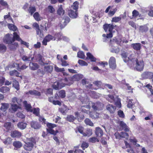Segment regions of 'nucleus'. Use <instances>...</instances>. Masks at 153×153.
Here are the masks:
<instances>
[{
	"label": "nucleus",
	"mask_w": 153,
	"mask_h": 153,
	"mask_svg": "<svg viewBox=\"0 0 153 153\" xmlns=\"http://www.w3.org/2000/svg\"><path fill=\"white\" fill-rule=\"evenodd\" d=\"M12 139L10 137H7L6 138L4 141H3V143L5 144L8 145L11 143Z\"/></svg>",
	"instance_id": "nucleus-55"
},
{
	"label": "nucleus",
	"mask_w": 153,
	"mask_h": 153,
	"mask_svg": "<svg viewBox=\"0 0 153 153\" xmlns=\"http://www.w3.org/2000/svg\"><path fill=\"white\" fill-rule=\"evenodd\" d=\"M64 10L62 8V5H60L57 11V14L60 15H63L64 14Z\"/></svg>",
	"instance_id": "nucleus-47"
},
{
	"label": "nucleus",
	"mask_w": 153,
	"mask_h": 153,
	"mask_svg": "<svg viewBox=\"0 0 153 153\" xmlns=\"http://www.w3.org/2000/svg\"><path fill=\"white\" fill-rule=\"evenodd\" d=\"M30 69L32 70H36L39 68V65L37 63L30 62L29 64Z\"/></svg>",
	"instance_id": "nucleus-27"
},
{
	"label": "nucleus",
	"mask_w": 153,
	"mask_h": 153,
	"mask_svg": "<svg viewBox=\"0 0 153 153\" xmlns=\"http://www.w3.org/2000/svg\"><path fill=\"white\" fill-rule=\"evenodd\" d=\"M30 126L32 128L36 129H39L41 127V125L37 122L34 121L31 122Z\"/></svg>",
	"instance_id": "nucleus-24"
},
{
	"label": "nucleus",
	"mask_w": 153,
	"mask_h": 153,
	"mask_svg": "<svg viewBox=\"0 0 153 153\" xmlns=\"http://www.w3.org/2000/svg\"><path fill=\"white\" fill-rule=\"evenodd\" d=\"M53 68V67L52 65H47L45 66L44 68V70L45 71L50 72L52 71Z\"/></svg>",
	"instance_id": "nucleus-38"
},
{
	"label": "nucleus",
	"mask_w": 153,
	"mask_h": 153,
	"mask_svg": "<svg viewBox=\"0 0 153 153\" xmlns=\"http://www.w3.org/2000/svg\"><path fill=\"white\" fill-rule=\"evenodd\" d=\"M111 6H109L106 8V9L105 11V13H108V15L109 16H113L117 10V8L116 7H115L113 9H112L111 10L109 11L110 9L111 8Z\"/></svg>",
	"instance_id": "nucleus-12"
},
{
	"label": "nucleus",
	"mask_w": 153,
	"mask_h": 153,
	"mask_svg": "<svg viewBox=\"0 0 153 153\" xmlns=\"http://www.w3.org/2000/svg\"><path fill=\"white\" fill-rule=\"evenodd\" d=\"M33 114L36 116H39V108H35L33 109Z\"/></svg>",
	"instance_id": "nucleus-61"
},
{
	"label": "nucleus",
	"mask_w": 153,
	"mask_h": 153,
	"mask_svg": "<svg viewBox=\"0 0 153 153\" xmlns=\"http://www.w3.org/2000/svg\"><path fill=\"white\" fill-rule=\"evenodd\" d=\"M59 111L62 113H64L65 111H67L68 109L66 105H63V107L59 108Z\"/></svg>",
	"instance_id": "nucleus-51"
},
{
	"label": "nucleus",
	"mask_w": 153,
	"mask_h": 153,
	"mask_svg": "<svg viewBox=\"0 0 153 153\" xmlns=\"http://www.w3.org/2000/svg\"><path fill=\"white\" fill-rule=\"evenodd\" d=\"M71 83H68L65 82V79H62L59 82H55L53 85V87L54 89L56 90L65 87V85H70Z\"/></svg>",
	"instance_id": "nucleus-2"
},
{
	"label": "nucleus",
	"mask_w": 153,
	"mask_h": 153,
	"mask_svg": "<svg viewBox=\"0 0 153 153\" xmlns=\"http://www.w3.org/2000/svg\"><path fill=\"white\" fill-rule=\"evenodd\" d=\"M3 40V42L9 45L14 42L13 36L11 34H7L4 37Z\"/></svg>",
	"instance_id": "nucleus-5"
},
{
	"label": "nucleus",
	"mask_w": 153,
	"mask_h": 153,
	"mask_svg": "<svg viewBox=\"0 0 153 153\" xmlns=\"http://www.w3.org/2000/svg\"><path fill=\"white\" fill-rule=\"evenodd\" d=\"M10 74L11 76H16L17 77H20L19 76V73L16 70H14L10 72Z\"/></svg>",
	"instance_id": "nucleus-46"
},
{
	"label": "nucleus",
	"mask_w": 153,
	"mask_h": 153,
	"mask_svg": "<svg viewBox=\"0 0 153 153\" xmlns=\"http://www.w3.org/2000/svg\"><path fill=\"white\" fill-rule=\"evenodd\" d=\"M99 140L97 138L95 137H91L88 140L89 142L92 143L99 142Z\"/></svg>",
	"instance_id": "nucleus-54"
},
{
	"label": "nucleus",
	"mask_w": 153,
	"mask_h": 153,
	"mask_svg": "<svg viewBox=\"0 0 153 153\" xmlns=\"http://www.w3.org/2000/svg\"><path fill=\"white\" fill-rule=\"evenodd\" d=\"M105 97L109 102H114L115 101V99L113 95H108L105 96Z\"/></svg>",
	"instance_id": "nucleus-29"
},
{
	"label": "nucleus",
	"mask_w": 153,
	"mask_h": 153,
	"mask_svg": "<svg viewBox=\"0 0 153 153\" xmlns=\"http://www.w3.org/2000/svg\"><path fill=\"white\" fill-rule=\"evenodd\" d=\"M87 56V59H90L91 61L95 62L96 60V58L90 53H86Z\"/></svg>",
	"instance_id": "nucleus-30"
},
{
	"label": "nucleus",
	"mask_w": 153,
	"mask_h": 153,
	"mask_svg": "<svg viewBox=\"0 0 153 153\" xmlns=\"http://www.w3.org/2000/svg\"><path fill=\"white\" fill-rule=\"evenodd\" d=\"M95 134L97 137H101L103 135V133L102 130L100 128L97 127L95 128Z\"/></svg>",
	"instance_id": "nucleus-17"
},
{
	"label": "nucleus",
	"mask_w": 153,
	"mask_h": 153,
	"mask_svg": "<svg viewBox=\"0 0 153 153\" xmlns=\"http://www.w3.org/2000/svg\"><path fill=\"white\" fill-rule=\"evenodd\" d=\"M70 21V19L68 16H65L62 19L60 24L61 28H63Z\"/></svg>",
	"instance_id": "nucleus-13"
},
{
	"label": "nucleus",
	"mask_w": 153,
	"mask_h": 153,
	"mask_svg": "<svg viewBox=\"0 0 153 153\" xmlns=\"http://www.w3.org/2000/svg\"><path fill=\"white\" fill-rule=\"evenodd\" d=\"M93 114V113L92 112H91L90 114V116L92 118H97L99 117V114L98 113H96Z\"/></svg>",
	"instance_id": "nucleus-53"
},
{
	"label": "nucleus",
	"mask_w": 153,
	"mask_h": 153,
	"mask_svg": "<svg viewBox=\"0 0 153 153\" xmlns=\"http://www.w3.org/2000/svg\"><path fill=\"white\" fill-rule=\"evenodd\" d=\"M119 124L120 126L123 129L126 131H129V129L126 125L124 122L120 121L119 122Z\"/></svg>",
	"instance_id": "nucleus-31"
},
{
	"label": "nucleus",
	"mask_w": 153,
	"mask_h": 153,
	"mask_svg": "<svg viewBox=\"0 0 153 153\" xmlns=\"http://www.w3.org/2000/svg\"><path fill=\"white\" fill-rule=\"evenodd\" d=\"M56 37L50 34H48L45 36L43 40L42 43L43 45H46L48 42H49L51 40H55Z\"/></svg>",
	"instance_id": "nucleus-7"
},
{
	"label": "nucleus",
	"mask_w": 153,
	"mask_h": 153,
	"mask_svg": "<svg viewBox=\"0 0 153 153\" xmlns=\"http://www.w3.org/2000/svg\"><path fill=\"white\" fill-rule=\"evenodd\" d=\"M13 145L15 147L18 148H19L22 146V144L19 141H16L14 142Z\"/></svg>",
	"instance_id": "nucleus-49"
},
{
	"label": "nucleus",
	"mask_w": 153,
	"mask_h": 153,
	"mask_svg": "<svg viewBox=\"0 0 153 153\" xmlns=\"http://www.w3.org/2000/svg\"><path fill=\"white\" fill-rule=\"evenodd\" d=\"M20 108L21 107L19 105L14 104H11L9 110L12 113H14L18 109Z\"/></svg>",
	"instance_id": "nucleus-16"
},
{
	"label": "nucleus",
	"mask_w": 153,
	"mask_h": 153,
	"mask_svg": "<svg viewBox=\"0 0 153 153\" xmlns=\"http://www.w3.org/2000/svg\"><path fill=\"white\" fill-rule=\"evenodd\" d=\"M47 126L48 128L47 129V131L48 133L53 134H56L58 132L57 131H54L52 129L56 126L55 124L48 123L47 124Z\"/></svg>",
	"instance_id": "nucleus-8"
},
{
	"label": "nucleus",
	"mask_w": 153,
	"mask_h": 153,
	"mask_svg": "<svg viewBox=\"0 0 153 153\" xmlns=\"http://www.w3.org/2000/svg\"><path fill=\"white\" fill-rule=\"evenodd\" d=\"M89 145L88 144L85 142H83L82 143L81 145V147L82 148L83 150H84L85 149L87 148Z\"/></svg>",
	"instance_id": "nucleus-64"
},
{
	"label": "nucleus",
	"mask_w": 153,
	"mask_h": 153,
	"mask_svg": "<svg viewBox=\"0 0 153 153\" xmlns=\"http://www.w3.org/2000/svg\"><path fill=\"white\" fill-rule=\"evenodd\" d=\"M131 46L136 50H139L141 48V44L140 43H133L131 45Z\"/></svg>",
	"instance_id": "nucleus-34"
},
{
	"label": "nucleus",
	"mask_w": 153,
	"mask_h": 153,
	"mask_svg": "<svg viewBox=\"0 0 153 153\" xmlns=\"http://www.w3.org/2000/svg\"><path fill=\"white\" fill-rule=\"evenodd\" d=\"M18 47V43L17 42L12 43L8 45V48L11 51H14Z\"/></svg>",
	"instance_id": "nucleus-20"
},
{
	"label": "nucleus",
	"mask_w": 153,
	"mask_h": 153,
	"mask_svg": "<svg viewBox=\"0 0 153 153\" xmlns=\"http://www.w3.org/2000/svg\"><path fill=\"white\" fill-rule=\"evenodd\" d=\"M10 88L6 86H3L0 88V92L3 93H5L9 92Z\"/></svg>",
	"instance_id": "nucleus-44"
},
{
	"label": "nucleus",
	"mask_w": 153,
	"mask_h": 153,
	"mask_svg": "<svg viewBox=\"0 0 153 153\" xmlns=\"http://www.w3.org/2000/svg\"><path fill=\"white\" fill-rule=\"evenodd\" d=\"M78 63L81 66H87L88 64L84 60L79 59L78 61Z\"/></svg>",
	"instance_id": "nucleus-57"
},
{
	"label": "nucleus",
	"mask_w": 153,
	"mask_h": 153,
	"mask_svg": "<svg viewBox=\"0 0 153 153\" xmlns=\"http://www.w3.org/2000/svg\"><path fill=\"white\" fill-rule=\"evenodd\" d=\"M34 57L33 56H32V55H30L28 56H23L22 58V59L24 61L27 62V61H31L33 60Z\"/></svg>",
	"instance_id": "nucleus-25"
},
{
	"label": "nucleus",
	"mask_w": 153,
	"mask_h": 153,
	"mask_svg": "<svg viewBox=\"0 0 153 153\" xmlns=\"http://www.w3.org/2000/svg\"><path fill=\"white\" fill-rule=\"evenodd\" d=\"M77 56L80 59H84L85 57V55L82 51H80L77 53Z\"/></svg>",
	"instance_id": "nucleus-52"
},
{
	"label": "nucleus",
	"mask_w": 153,
	"mask_h": 153,
	"mask_svg": "<svg viewBox=\"0 0 153 153\" xmlns=\"http://www.w3.org/2000/svg\"><path fill=\"white\" fill-rule=\"evenodd\" d=\"M36 143V141L34 138H27V142L24 146V149L27 151H30L33 149Z\"/></svg>",
	"instance_id": "nucleus-1"
},
{
	"label": "nucleus",
	"mask_w": 153,
	"mask_h": 153,
	"mask_svg": "<svg viewBox=\"0 0 153 153\" xmlns=\"http://www.w3.org/2000/svg\"><path fill=\"white\" fill-rule=\"evenodd\" d=\"M108 64L110 68L113 70L115 69L117 67L116 59L114 57H111L109 59Z\"/></svg>",
	"instance_id": "nucleus-10"
},
{
	"label": "nucleus",
	"mask_w": 153,
	"mask_h": 153,
	"mask_svg": "<svg viewBox=\"0 0 153 153\" xmlns=\"http://www.w3.org/2000/svg\"><path fill=\"white\" fill-rule=\"evenodd\" d=\"M93 134L92 131L91 129L87 128L86 130V133H84L83 134V136H88L89 137L92 135Z\"/></svg>",
	"instance_id": "nucleus-37"
},
{
	"label": "nucleus",
	"mask_w": 153,
	"mask_h": 153,
	"mask_svg": "<svg viewBox=\"0 0 153 153\" xmlns=\"http://www.w3.org/2000/svg\"><path fill=\"white\" fill-rule=\"evenodd\" d=\"M27 124L23 122L19 123L17 124L18 127L21 129H24L26 127Z\"/></svg>",
	"instance_id": "nucleus-43"
},
{
	"label": "nucleus",
	"mask_w": 153,
	"mask_h": 153,
	"mask_svg": "<svg viewBox=\"0 0 153 153\" xmlns=\"http://www.w3.org/2000/svg\"><path fill=\"white\" fill-rule=\"evenodd\" d=\"M4 127L8 130L10 129L11 128V123L10 122H7L4 124Z\"/></svg>",
	"instance_id": "nucleus-63"
},
{
	"label": "nucleus",
	"mask_w": 153,
	"mask_h": 153,
	"mask_svg": "<svg viewBox=\"0 0 153 153\" xmlns=\"http://www.w3.org/2000/svg\"><path fill=\"white\" fill-rule=\"evenodd\" d=\"M10 135L13 138L19 137L21 136L22 134L20 132L17 131L15 130L11 131Z\"/></svg>",
	"instance_id": "nucleus-19"
},
{
	"label": "nucleus",
	"mask_w": 153,
	"mask_h": 153,
	"mask_svg": "<svg viewBox=\"0 0 153 153\" xmlns=\"http://www.w3.org/2000/svg\"><path fill=\"white\" fill-rule=\"evenodd\" d=\"M7 27L9 29L13 31H15L18 30L17 28L15 25L13 24H8L7 25Z\"/></svg>",
	"instance_id": "nucleus-35"
},
{
	"label": "nucleus",
	"mask_w": 153,
	"mask_h": 153,
	"mask_svg": "<svg viewBox=\"0 0 153 153\" xmlns=\"http://www.w3.org/2000/svg\"><path fill=\"white\" fill-rule=\"evenodd\" d=\"M85 123L90 126H94L93 123L89 119L86 118L84 121Z\"/></svg>",
	"instance_id": "nucleus-56"
},
{
	"label": "nucleus",
	"mask_w": 153,
	"mask_h": 153,
	"mask_svg": "<svg viewBox=\"0 0 153 153\" xmlns=\"http://www.w3.org/2000/svg\"><path fill=\"white\" fill-rule=\"evenodd\" d=\"M13 39L14 42L15 40L19 41L21 39L19 35L16 32H14L13 33Z\"/></svg>",
	"instance_id": "nucleus-40"
},
{
	"label": "nucleus",
	"mask_w": 153,
	"mask_h": 153,
	"mask_svg": "<svg viewBox=\"0 0 153 153\" xmlns=\"http://www.w3.org/2000/svg\"><path fill=\"white\" fill-rule=\"evenodd\" d=\"M36 11V8L35 7L30 6L28 9V12L30 13L31 15H32L33 13Z\"/></svg>",
	"instance_id": "nucleus-48"
},
{
	"label": "nucleus",
	"mask_w": 153,
	"mask_h": 153,
	"mask_svg": "<svg viewBox=\"0 0 153 153\" xmlns=\"http://www.w3.org/2000/svg\"><path fill=\"white\" fill-rule=\"evenodd\" d=\"M144 10L146 12L149 11L148 14L149 16L153 17V7L149 6L147 8H145Z\"/></svg>",
	"instance_id": "nucleus-21"
},
{
	"label": "nucleus",
	"mask_w": 153,
	"mask_h": 153,
	"mask_svg": "<svg viewBox=\"0 0 153 153\" xmlns=\"http://www.w3.org/2000/svg\"><path fill=\"white\" fill-rule=\"evenodd\" d=\"M90 108V106L89 105L82 106L80 108L81 111L84 113L86 114H90L91 113L89 110Z\"/></svg>",
	"instance_id": "nucleus-15"
},
{
	"label": "nucleus",
	"mask_w": 153,
	"mask_h": 153,
	"mask_svg": "<svg viewBox=\"0 0 153 153\" xmlns=\"http://www.w3.org/2000/svg\"><path fill=\"white\" fill-rule=\"evenodd\" d=\"M130 52L128 53L127 52H123L122 53V57L125 62H126L129 60L131 61L132 54Z\"/></svg>",
	"instance_id": "nucleus-9"
},
{
	"label": "nucleus",
	"mask_w": 153,
	"mask_h": 153,
	"mask_svg": "<svg viewBox=\"0 0 153 153\" xmlns=\"http://www.w3.org/2000/svg\"><path fill=\"white\" fill-rule=\"evenodd\" d=\"M1 110L3 111H5L9 107V104L8 103H1Z\"/></svg>",
	"instance_id": "nucleus-36"
},
{
	"label": "nucleus",
	"mask_w": 153,
	"mask_h": 153,
	"mask_svg": "<svg viewBox=\"0 0 153 153\" xmlns=\"http://www.w3.org/2000/svg\"><path fill=\"white\" fill-rule=\"evenodd\" d=\"M75 119V117L72 115H68L67 117V120L70 122H72Z\"/></svg>",
	"instance_id": "nucleus-62"
},
{
	"label": "nucleus",
	"mask_w": 153,
	"mask_h": 153,
	"mask_svg": "<svg viewBox=\"0 0 153 153\" xmlns=\"http://www.w3.org/2000/svg\"><path fill=\"white\" fill-rule=\"evenodd\" d=\"M36 62H38L41 65H45V63H44L42 59V57L40 54H38L35 57Z\"/></svg>",
	"instance_id": "nucleus-18"
},
{
	"label": "nucleus",
	"mask_w": 153,
	"mask_h": 153,
	"mask_svg": "<svg viewBox=\"0 0 153 153\" xmlns=\"http://www.w3.org/2000/svg\"><path fill=\"white\" fill-rule=\"evenodd\" d=\"M80 100L82 102V104H90L89 102V99L88 98V97H86L85 98L82 97L80 98Z\"/></svg>",
	"instance_id": "nucleus-42"
},
{
	"label": "nucleus",
	"mask_w": 153,
	"mask_h": 153,
	"mask_svg": "<svg viewBox=\"0 0 153 153\" xmlns=\"http://www.w3.org/2000/svg\"><path fill=\"white\" fill-rule=\"evenodd\" d=\"M7 50V47L4 44H0V52L4 53Z\"/></svg>",
	"instance_id": "nucleus-50"
},
{
	"label": "nucleus",
	"mask_w": 153,
	"mask_h": 153,
	"mask_svg": "<svg viewBox=\"0 0 153 153\" xmlns=\"http://www.w3.org/2000/svg\"><path fill=\"white\" fill-rule=\"evenodd\" d=\"M121 19V18L120 16L115 17L112 19V22H117Z\"/></svg>",
	"instance_id": "nucleus-59"
},
{
	"label": "nucleus",
	"mask_w": 153,
	"mask_h": 153,
	"mask_svg": "<svg viewBox=\"0 0 153 153\" xmlns=\"http://www.w3.org/2000/svg\"><path fill=\"white\" fill-rule=\"evenodd\" d=\"M106 109L111 113H113L115 112L116 108L112 105L109 104L107 105Z\"/></svg>",
	"instance_id": "nucleus-23"
},
{
	"label": "nucleus",
	"mask_w": 153,
	"mask_h": 153,
	"mask_svg": "<svg viewBox=\"0 0 153 153\" xmlns=\"http://www.w3.org/2000/svg\"><path fill=\"white\" fill-rule=\"evenodd\" d=\"M114 27V25L111 24H106L103 25V27L105 32L108 31L109 32V33L107 34V38H111L112 37V33L114 32L113 31Z\"/></svg>",
	"instance_id": "nucleus-3"
},
{
	"label": "nucleus",
	"mask_w": 153,
	"mask_h": 153,
	"mask_svg": "<svg viewBox=\"0 0 153 153\" xmlns=\"http://www.w3.org/2000/svg\"><path fill=\"white\" fill-rule=\"evenodd\" d=\"M153 77V74L151 72H146L144 73V79L152 78Z\"/></svg>",
	"instance_id": "nucleus-33"
},
{
	"label": "nucleus",
	"mask_w": 153,
	"mask_h": 153,
	"mask_svg": "<svg viewBox=\"0 0 153 153\" xmlns=\"http://www.w3.org/2000/svg\"><path fill=\"white\" fill-rule=\"evenodd\" d=\"M33 16L35 20L37 21H39L40 20L39 15L38 12L35 13L33 15Z\"/></svg>",
	"instance_id": "nucleus-60"
},
{
	"label": "nucleus",
	"mask_w": 153,
	"mask_h": 153,
	"mask_svg": "<svg viewBox=\"0 0 153 153\" xmlns=\"http://www.w3.org/2000/svg\"><path fill=\"white\" fill-rule=\"evenodd\" d=\"M79 7V3L77 1L74 2L73 4L71 6V9H74V10L77 11Z\"/></svg>",
	"instance_id": "nucleus-39"
},
{
	"label": "nucleus",
	"mask_w": 153,
	"mask_h": 153,
	"mask_svg": "<svg viewBox=\"0 0 153 153\" xmlns=\"http://www.w3.org/2000/svg\"><path fill=\"white\" fill-rule=\"evenodd\" d=\"M83 77V75L81 74H77L74 75L72 77H70L68 79L65 78V81L68 83H71L70 85L73 83L75 81H78Z\"/></svg>",
	"instance_id": "nucleus-4"
},
{
	"label": "nucleus",
	"mask_w": 153,
	"mask_h": 153,
	"mask_svg": "<svg viewBox=\"0 0 153 153\" xmlns=\"http://www.w3.org/2000/svg\"><path fill=\"white\" fill-rule=\"evenodd\" d=\"M13 86L17 90H19L20 88L18 82L15 80L13 82Z\"/></svg>",
	"instance_id": "nucleus-45"
},
{
	"label": "nucleus",
	"mask_w": 153,
	"mask_h": 153,
	"mask_svg": "<svg viewBox=\"0 0 153 153\" xmlns=\"http://www.w3.org/2000/svg\"><path fill=\"white\" fill-rule=\"evenodd\" d=\"M26 94H30L32 95H34L39 96L41 95L40 93L37 91L35 90H30L28 92H27L26 93Z\"/></svg>",
	"instance_id": "nucleus-22"
},
{
	"label": "nucleus",
	"mask_w": 153,
	"mask_h": 153,
	"mask_svg": "<svg viewBox=\"0 0 153 153\" xmlns=\"http://www.w3.org/2000/svg\"><path fill=\"white\" fill-rule=\"evenodd\" d=\"M136 68L138 71H141L143 70V60L140 58H138L136 60Z\"/></svg>",
	"instance_id": "nucleus-6"
},
{
	"label": "nucleus",
	"mask_w": 153,
	"mask_h": 153,
	"mask_svg": "<svg viewBox=\"0 0 153 153\" xmlns=\"http://www.w3.org/2000/svg\"><path fill=\"white\" fill-rule=\"evenodd\" d=\"M110 46L111 47V52L116 53H118L120 52V49L117 47H114L111 44L110 45Z\"/></svg>",
	"instance_id": "nucleus-41"
},
{
	"label": "nucleus",
	"mask_w": 153,
	"mask_h": 153,
	"mask_svg": "<svg viewBox=\"0 0 153 153\" xmlns=\"http://www.w3.org/2000/svg\"><path fill=\"white\" fill-rule=\"evenodd\" d=\"M0 4L5 8H8L9 7V5L7 2L4 0H0Z\"/></svg>",
	"instance_id": "nucleus-58"
},
{
	"label": "nucleus",
	"mask_w": 153,
	"mask_h": 153,
	"mask_svg": "<svg viewBox=\"0 0 153 153\" xmlns=\"http://www.w3.org/2000/svg\"><path fill=\"white\" fill-rule=\"evenodd\" d=\"M121 39L120 38H114L112 40H111L110 43L112 45L114 43H116L117 44L120 45L121 42Z\"/></svg>",
	"instance_id": "nucleus-32"
},
{
	"label": "nucleus",
	"mask_w": 153,
	"mask_h": 153,
	"mask_svg": "<svg viewBox=\"0 0 153 153\" xmlns=\"http://www.w3.org/2000/svg\"><path fill=\"white\" fill-rule=\"evenodd\" d=\"M68 14L70 17L73 19L76 18L78 16L77 11L70 9L68 12Z\"/></svg>",
	"instance_id": "nucleus-14"
},
{
	"label": "nucleus",
	"mask_w": 153,
	"mask_h": 153,
	"mask_svg": "<svg viewBox=\"0 0 153 153\" xmlns=\"http://www.w3.org/2000/svg\"><path fill=\"white\" fill-rule=\"evenodd\" d=\"M45 10L46 12L51 13H53L55 11V9L53 6L51 5L48 6L45 8Z\"/></svg>",
	"instance_id": "nucleus-28"
},
{
	"label": "nucleus",
	"mask_w": 153,
	"mask_h": 153,
	"mask_svg": "<svg viewBox=\"0 0 153 153\" xmlns=\"http://www.w3.org/2000/svg\"><path fill=\"white\" fill-rule=\"evenodd\" d=\"M92 108L95 111L100 110L102 109L103 105V104L101 103L97 102L94 103L91 102Z\"/></svg>",
	"instance_id": "nucleus-11"
},
{
	"label": "nucleus",
	"mask_w": 153,
	"mask_h": 153,
	"mask_svg": "<svg viewBox=\"0 0 153 153\" xmlns=\"http://www.w3.org/2000/svg\"><path fill=\"white\" fill-rule=\"evenodd\" d=\"M23 104L26 110L28 111L32 112L33 110L32 109V107L30 104H28L27 102L26 101H24L23 102Z\"/></svg>",
	"instance_id": "nucleus-26"
}]
</instances>
